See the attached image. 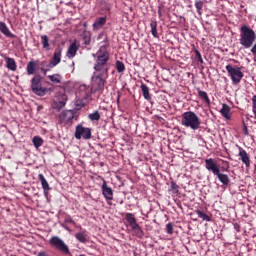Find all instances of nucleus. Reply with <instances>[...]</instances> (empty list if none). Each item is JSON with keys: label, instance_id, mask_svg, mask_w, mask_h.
<instances>
[{"label": "nucleus", "instance_id": "obj_1", "mask_svg": "<svg viewBox=\"0 0 256 256\" xmlns=\"http://www.w3.org/2000/svg\"><path fill=\"white\" fill-rule=\"evenodd\" d=\"M256 41V33L253 28L249 27V25H242L240 27V38L239 43L242 45L244 49H251L253 44Z\"/></svg>", "mask_w": 256, "mask_h": 256}, {"label": "nucleus", "instance_id": "obj_2", "mask_svg": "<svg viewBox=\"0 0 256 256\" xmlns=\"http://www.w3.org/2000/svg\"><path fill=\"white\" fill-rule=\"evenodd\" d=\"M181 125L192 131L201 129V118L193 111L184 112L181 115Z\"/></svg>", "mask_w": 256, "mask_h": 256}, {"label": "nucleus", "instance_id": "obj_3", "mask_svg": "<svg viewBox=\"0 0 256 256\" xmlns=\"http://www.w3.org/2000/svg\"><path fill=\"white\" fill-rule=\"evenodd\" d=\"M109 52L105 50V47H101L97 52L96 62L94 65V71L96 73H103V75L109 74Z\"/></svg>", "mask_w": 256, "mask_h": 256}, {"label": "nucleus", "instance_id": "obj_4", "mask_svg": "<svg viewBox=\"0 0 256 256\" xmlns=\"http://www.w3.org/2000/svg\"><path fill=\"white\" fill-rule=\"evenodd\" d=\"M226 71L231 78L233 85H239L241 83V79L244 77L241 67H233L231 64H228L226 66Z\"/></svg>", "mask_w": 256, "mask_h": 256}, {"label": "nucleus", "instance_id": "obj_5", "mask_svg": "<svg viewBox=\"0 0 256 256\" xmlns=\"http://www.w3.org/2000/svg\"><path fill=\"white\" fill-rule=\"evenodd\" d=\"M31 89L35 95H38V97H44V95H47V88H44L43 84H41V75H35L32 78Z\"/></svg>", "mask_w": 256, "mask_h": 256}, {"label": "nucleus", "instance_id": "obj_6", "mask_svg": "<svg viewBox=\"0 0 256 256\" xmlns=\"http://www.w3.org/2000/svg\"><path fill=\"white\" fill-rule=\"evenodd\" d=\"M49 243L50 245L58 249V251L64 253V255H71V251H69V246H67V244H65V242L58 236L52 237Z\"/></svg>", "mask_w": 256, "mask_h": 256}, {"label": "nucleus", "instance_id": "obj_7", "mask_svg": "<svg viewBox=\"0 0 256 256\" xmlns=\"http://www.w3.org/2000/svg\"><path fill=\"white\" fill-rule=\"evenodd\" d=\"M96 76L94 77V87L95 91H103L105 89V83L109 74H103L101 72H96Z\"/></svg>", "mask_w": 256, "mask_h": 256}, {"label": "nucleus", "instance_id": "obj_8", "mask_svg": "<svg viewBox=\"0 0 256 256\" xmlns=\"http://www.w3.org/2000/svg\"><path fill=\"white\" fill-rule=\"evenodd\" d=\"M76 139H91V128L83 127V125L76 126L75 130Z\"/></svg>", "mask_w": 256, "mask_h": 256}, {"label": "nucleus", "instance_id": "obj_9", "mask_svg": "<svg viewBox=\"0 0 256 256\" xmlns=\"http://www.w3.org/2000/svg\"><path fill=\"white\" fill-rule=\"evenodd\" d=\"M204 163L207 171H210L211 173H213V175L219 174V172L221 171L219 164H217V161L213 158L205 159Z\"/></svg>", "mask_w": 256, "mask_h": 256}, {"label": "nucleus", "instance_id": "obj_10", "mask_svg": "<svg viewBox=\"0 0 256 256\" xmlns=\"http://www.w3.org/2000/svg\"><path fill=\"white\" fill-rule=\"evenodd\" d=\"M74 118L75 114H73V111L66 110L60 113V115L58 116V121L60 125H67L68 123H71Z\"/></svg>", "mask_w": 256, "mask_h": 256}, {"label": "nucleus", "instance_id": "obj_11", "mask_svg": "<svg viewBox=\"0 0 256 256\" xmlns=\"http://www.w3.org/2000/svg\"><path fill=\"white\" fill-rule=\"evenodd\" d=\"M63 50L61 47H58L55 49L52 59L50 60L48 67L50 69H53L61 63V56H62Z\"/></svg>", "mask_w": 256, "mask_h": 256}, {"label": "nucleus", "instance_id": "obj_12", "mask_svg": "<svg viewBox=\"0 0 256 256\" xmlns=\"http://www.w3.org/2000/svg\"><path fill=\"white\" fill-rule=\"evenodd\" d=\"M102 195L110 205L109 201H113V189L107 185V181L103 179V184L101 186Z\"/></svg>", "mask_w": 256, "mask_h": 256}, {"label": "nucleus", "instance_id": "obj_13", "mask_svg": "<svg viewBox=\"0 0 256 256\" xmlns=\"http://www.w3.org/2000/svg\"><path fill=\"white\" fill-rule=\"evenodd\" d=\"M105 23H107V16L97 18L92 25L93 31H99V29H103Z\"/></svg>", "mask_w": 256, "mask_h": 256}, {"label": "nucleus", "instance_id": "obj_14", "mask_svg": "<svg viewBox=\"0 0 256 256\" xmlns=\"http://www.w3.org/2000/svg\"><path fill=\"white\" fill-rule=\"evenodd\" d=\"M79 51V46H77V40H74L67 51V58L68 59H73V57H75V55H77V52Z\"/></svg>", "mask_w": 256, "mask_h": 256}, {"label": "nucleus", "instance_id": "obj_15", "mask_svg": "<svg viewBox=\"0 0 256 256\" xmlns=\"http://www.w3.org/2000/svg\"><path fill=\"white\" fill-rule=\"evenodd\" d=\"M38 179L41 182L45 197H49V191L51 190V187H49V182H47V179H45L43 174H39Z\"/></svg>", "mask_w": 256, "mask_h": 256}, {"label": "nucleus", "instance_id": "obj_16", "mask_svg": "<svg viewBox=\"0 0 256 256\" xmlns=\"http://www.w3.org/2000/svg\"><path fill=\"white\" fill-rule=\"evenodd\" d=\"M125 221L127 222L126 227H130L131 229L137 226V219L133 213H126L125 214Z\"/></svg>", "mask_w": 256, "mask_h": 256}, {"label": "nucleus", "instance_id": "obj_17", "mask_svg": "<svg viewBox=\"0 0 256 256\" xmlns=\"http://www.w3.org/2000/svg\"><path fill=\"white\" fill-rule=\"evenodd\" d=\"M239 157H240V160L242 161V163H244V165H246V167H250L251 159L249 158V154H247V151H245L244 149H241L239 151Z\"/></svg>", "mask_w": 256, "mask_h": 256}, {"label": "nucleus", "instance_id": "obj_18", "mask_svg": "<svg viewBox=\"0 0 256 256\" xmlns=\"http://www.w3.org/2000/svg\"><path fill=\"white\" fill-rule=\"evenodd\" d=\"M0 31L5 35V37H10V39H15V34L11 33V30L7 27V24L0 22Z\"/></svg>", "mask_w": 256, "mask_h": 256}, {"label": "nucleus", "instance_id": "obj_19", "mask_svg": "<svg viewBox=\"0 0 256 256\" xmlns=\"http://www.w3.org/2000/svg\"><path fill=\"white\" fill-rule=\"evenodd\" d=\"M37 65H39L38 61H30L27 64L26 71L28 75H35V71H37Z\"/></svg>", "mask_w": 256, "mask_h": 256}, {"label": "nucleus", "instance_id": "obj_20", "mask_svg": "<svg viewBox=\"0 0 256 256\" xmlns=\"http://www.w3.org/2000/svg\"><path fill=\"white\" fill-rule=\"evenodd\" d=\"M216 177L218 178L220 183H222V185H224L225 187L229 186V182H230L229 175L221 173V170H220L218 174H216Z\"/></svg>", "mask_w": 256, "mask_h": 256}, {"label": "nucleus", "instance_id": "obj_21", "mask_svg": "<svg viewBox=\"0 0 256 256\" xmlns=\"http://www.w3.org/2000/svg\"><path fill=\"white\" fill-rule=\"evenodd\" d=\"M5 61L7 69H9L10 71H17V62H15V59L6 57Z\"/></svg>", "mask_w": 256, "mask_h": 256}, {"label": "nucleus", "instance_id": "obj_22", "mask_svg": "<svg viewBox=\"0 0 256 256\" xmlns=\"http://www.w3.org/2000/svg\"><path fill=\"white\" fill-rule=\"evenodd\" d=\"M220 113L224 119H231V107L229 105L223 104Z\"/></svg>", "mask_w": 256, "mask_h": 256}, {"label": "nucleus", "instance_id": "obj_23", "mask_svg": "<svg viewBox=\"0 0 256 256\" xmlns=\"http://www.w3.org/2000/svg\"><path fill=\"white\" fill-rule=\"evenodd\" d=\"M47 78L54 83V85H59L63 79V76L61 74H52L48 75Z\"/></svg>", "mask_w": 256, "mask_h": 256}, {"label": "nucleus", "instance_id": "obj_24", "mask_svg": "<svg viewBox=\"0 0 256 256\" xmlns=\"http://www.w3.org/2000/svg\"><path fill=\"white\" fill-rule=\"evenodd\" d=\"M140 87L144 99H146V101H151V94L149 93V88L145 85V83H141Z\"/></svg>", "mask_w": 256, "mask_h": 256}, {"label": "nucleus", "instance_id": "obj_25", "mask_svg": "<svg viewBox=\"0 0 256 256\" xmlns=\"http://www.w3.org/2000/svg\"><path fill=\"white\" fill-rule=\"evenodd\" d=\"M82 39L84 41V45H91V32L87 31V29L83 30Z\"/></svg>", "mask_w": 256, "mask_h": 256}, {"label": "nucleus", "instance_id": "obj_26", "mask_svg": "<svg viewBox=\"0 0 256 256\" xmlns=\"http://www.w3.org/2000/svg\"><path fill=\"white\" fill-rule=\"evenodd\" d=\"M198 97H200V99H202L206 103V105H211V100L209 99V95L207 94V92L203 90H198Z\"/></svg>", "mask_w": 256, "mask_h": 256}, {"label": "nucleus", "instance_id": "obj_27", "mask_svg": "<svg viewBox=\"0 0 256 256\" xmlns=\"http://www.w3.org/2000/svg\"><path fill=\"white\" fill-rule=\"evenodd\" d=\"M151 34L155 39H159V34L157 33V20H152L150 23Z\"/></svg>", "mask_w": 256, "mask_h": 256}, {"label": "nucleus", "instance_id": "obj_28", "mask_svg": "<svg viewBox=\"0 0 256 256\" xmlns=\"http://www.w3.org/2000/svg\"><path fill=\"white\" fill-rule=\"evenodd\" d=\"M41 43H42L43 49H46V51H49V47H51V44L49 43V36L42 35L41 36Z\"/></svg>", "mask_w": 256, "mask_h": 256}, {"label": "nucleus", "instance_id": "obj_29", "mask_svg": "<svg viewBox=\"0 0 256 256\" xmlns=\"http://www.w3.org/2000/svg\"><path fill=\"white\" fill-rule=\"evenodd\" d=\"M66 103L63 100H59V101H54L52 103V109H55L56 111H61V109H63V107H65Z\"/></svg>", "mask_w": 256, "mask_h": 256}, {"label": "nucleus", "instance_id": "obj_30", "mask_svg": "<svg viewBox=\"0 0 256 256\" xmlns=\"http://www.w3.org/2000/svg\"><path fill=\"white\" fill-rule=\"evenodd\" d=\"M112 5L110 4L109 0H101L100 1V9L102 11H111Z\"/></svg>", "mask_w": 256, "mask_h": 256}, {"label": "nucleus", "instance_id": "obj_31", "mask_svg": "<svg viewBox=\"0 0 256 256\" xmlns=\"http://www.w3.org/2000/svg\"><path fill=\"white\" fill-rule=\"evenodd\" d=\"M131 230L133 231V233L136 237H138V238L143 237V229H141V226H139V224H136V226L131 228Z\"/></svg>", "mask_w": 256, "mask_h": 256}, {"label": "nucleus", "instance_id": "obj_32", "mask_svg": "<svg viewBox=\"0 0 256 256\" xmlns=\"http://www.w3.org/2000/svg\"><path fill=\"white\" fill-rule=\"evenodd\" d=\"M88 119L90 121H99L101 119V113H99V111L96 110L95 112L90 113L88 115Z\"/></svg>", "mask_w": 256, "mask_h": 256}, {"label": "nucleus", "instance_id": "obj_33", "mask_svg": "<svg viewBox=\"0 0 256 256\" xmlns=\"http://www.w3.org/2000/svg\"><path fill=\"white\" fill-rule=\"evenodd\" d=\"M75 237L80 243H87V234L85 232H78Z\"/></svg>", "mask_w": 256, "mask_h": 256}, {"label": "nucleus", "instance_id": "obj_34", "mask_svg": "<svg viewBox=\"0 0 256 256\" xmlns=\"http://www.w3.org/2000/svg\"><path fill=\"white\" fill-rule=\"evenodd\" d=\"M32 142L34 144V147H36V149H39V147H41L43 145V138H41L39 136H35L32 139Z\"/></svg>", "mask_w": 256, "mask_h": 256}, {"label": "nucleus", "instance_id": "obj_35", "mask_svg": "<svg viewBox=\"0 0 256 256\" xmlns=\"http://www.w3.org/2000/svg\"><path fill=\"white\" fill-rule=\"evenodd\" d=\"M196 214L198 215V217L200 219H202L203 221H211V217H209V215H207L205 212L201 211V210H197Z\"/></svg>", "mask_w": 256, "mask_h": 256}, {"label": "nucleus", "instance_id": "obj_36", "mask_svg": "<svg viewBox=\"0 0 256 256\" xmlns=\"http://www.w3.org/2000/svg\"><path fill=\"white\" fill-rule=\"evenodd\" d=\"M203 5H204L203 1H201V0L195 1V7L197 9L198 15H202L201 11L203 10Z\"/></svg>", "mask_w": 256, "mask_h": 256}, {"label": "nucleus", "instance_id": "obj_37", "mask_svg": "<svg viewBox=\"0 0 256 256\" xmlns=\"http://www.w3.org/2000/svg\"><path fill=\"white\" fill-rule=\"evenodd\" d=\"M116 71L118 73H123L125 71V64L119 60L116 61Z\"/></svg>", "mask_w": 256, "mask_h": 256}, {"label": "nucleus", "instance_id": "obj_38", "mask_svg": "<svg viewBox=\"0 0 256 256\" xmlns=\"http://www.w3.org/2000/svg\"><path fill=\"white\" fill-rule=\"evenodd\" d=\"M169 191H172V193L174 194V195H177V193H179V185H177V183H175V182H171L170 183V189H169Z\"/></svg>", "mask_w": 256, "mask_h": 256}, {"label": "nucleus", "instance_id": "obj_39", "mask_svg": "<svg viewBox=\"0 0 256 256\" xmlns=\"http://www.w3.org/2000/svg\"><path fill=\"white\" fill-rule=\"evenodd\" d=\"M194 53H195L196 61H198V63L203 64V57L201 56V52H199V50L195 49Z\"/></svg>", "mask_w": 256, "mask_h": 256}, {"label": "nucleus", "instance_id": "obj_40", "mask_svg": "<svg viewBox=\"0 0 256 256\" xmlns=\"http://www.w3.org/2000/svg\"><path fill=\"white\" fill-rule=\"evenodd\" d=\"M251 101H252V111L254 114V119H256V95L252 96Z\"/></svg>", "mask_w": 256, "mask_h": 256}, {"label": "nucleus", "instance_id": "obj_41", "mask_svg": "<svg viewBox=\"0 0 256 256\" xmlns=\"http://www.w3.org/2000/svg\"><path fill=\"white\" fill-rule=\"evenodd\" d=\"M166 233H168V235H173V223H168L166 225Z\"/></svg>", "mask_w": 256, "mask_h": 256}, {"label": "nucleus", "instance_id": "obj_42", "mask_svg": "<svg viewBox=\"0 0 256 256\" xmlns=\"http://www.w3.org/2000/svg\"><path fill=\"white\" fill-rule=\"evenodd\" d=\"M65 223H71L72 225H75V220L71 218V216H68L65 218Z\"/></svg>", "mask_w": 256, "mask_h": 256}, {"label": "nucleus", "instance_id": "obj_43", "mask_svg": "<svg viewBox=\"0 0 256 256\" xmlns=\"http://www.w3.org/2000/svg\"><path fill=\"white\" fill-rule=\"evenodd\" d=\"M161 9H163V5L158 6V17H159V19H161V17H163V12L161 11Z\"/></svg>", "mask_w": 256, "mask_h": 256}, {"label": "nucleus", "instance_id": "obj_44", "mask_svg": "<svg viewBox=\"0 0 256 256\" xmlns=\"http://www.w3.org/2000/svg\"><path fill=\"white\" fill-rule=\"evenodd\" d=\"M84 106H85V103H83L79 100L76 101V107H79V109L83 108Z\"/></svg>", "mask_w": 256, "mask_h": 256}, {"label": "nucleus", "instance_id": "obj_45", "mask_svg": "<svg viewBox=\"0 0 256 256\" xmlns=\"http://www.w3.org/2000/svg\"><path fill=\"white\" fill-rule=\"evenodd\" d=\"M244 134L249 135V129H247V125L244 124Z\"/></svg>", "mask_w": 256, "mask_h": 256}, {"label": "nucleus", "instance_id": "obj_46", "mask_svg": "<svg viewBox=\"0 0 256 256\" xmlns=\"http://www.w3.org/2000/svg\"><path fill=\"white\" fill-rule=\"evenodd\" d=\"M47 71H49V69H44V68L41 69V72L44 73V75H47Z\"/></svg>", "mask_w": 256, "mask_h": 256}, {"label": "nucleus", "instance_id": "obj_47", "mask_svg": "<svg viewBox=\"0 0 256 256\" xmlns=\"http://www.w3.org/2000/svg\"><path fill=\"white\" fill-rule=\"evenodd\" d=\"M234 227H235L236 231L239 233V225L235 224Z\"/></svg>", "mask_w": 256, "mask_h": 256}, {"label": "nucleus", "instance_id": "obj_48", "mask_svg": "<svg viewBox=\"0 0 256 256\" xmlns=\"http://www.w3.org/2000/svg\"><path fill=\"white\" fill-rule=\"evenodd\" d=\"M83 27H85V29H87V22L83 23Z\"/></svg>", "mask_w": 256, "mask_h": 256}, {"label": "nucleus", "instance_id": "obj_49", "mask_svg": "<svg viewBox=\"0 0 256 256\" xmlns=\"http://www.w3.org/2000/svg\"><path fill=\"white\" fill-rule=\"evenodd\" d=\"M72 67H75V62H72Z\"/></svg>", "mask_w": 256, "mask_h": 256}, {"label": "nucleus", "instance_id": "obj_50", "mask_svg": "<svg viewBox=\"0 0 256 256\" xmlns=\"http://www.w3.org/2000/svg\"><path fill=\"white\" fill-rule=\"evenodd\" d=\"M222 171H227V169H225V168H222Z\"/></svg>", "mask_w": 256, "mask_h": 256}, {"label": "nucleus", "instance_id": "obj_51", "mask_svg": "<svg viewBox=\"0 0 256 256\" xmlns=\"http://www.w3.org/2000/svg\"><path fill=\"white\" fill-rule=\"evenodd\" d=\"M80 256H85V254H81Z\"/></svg>", "mask_w": 256, "mask_h": 256}]
</instances>
